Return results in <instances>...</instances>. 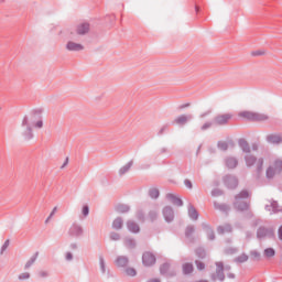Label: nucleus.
Instances as JSON below:
<instances>
[{"instance_id":"f257e3e1","label":"nucleus","mask_w":282,"mask_h":282,"mask_svg":"<svg viewBox=\"0 0 282 282\" xmlns=\"http://www.w3.org/2000/svg\"><path fill=\"white\" fill-rule=\"evenodd\" d=\"M22 135L24 140L34 138V129H43V119L37 115L25 116L22 119Z\"/></svg>"},{"instance_id":"f03ea898","label":"nucleus","mask_w":282,"mask_h":282,"mask_svg":"<svg viewBox=\"0 0 282 282\" xmlns=\"http://www.w3.org/2000/svg\"><path fill=\"white\" fill-rule=\"evenodd\" d=\"M229 272L230 267L224 265V262H216L215 265L212 267V281H224V279H226V274Z\"/></svg>"},{"instance_id":"7ed1b4c3","label":"nucleus","mask_w":282,"mask_h":282,"mask_svg":"<svg viewBox=\"0 0 282 282\" xmlns=\"http://www.w3.org/2000/svg\"><path fill=\"white\" fill-rule=\"evenodd\" d=\"M239 116L240 118H245V120H251L252 122H265L270 118L268 113L252 111H242L239 113Z\"/></svg>"},{"instance_id":"20e7f679","label":"nucleus","mask_w":282,"mask_h":282,"mask_svg":"<svg viewBox=\"0 0 282 282\" xmlns=\"http://www.w3.org/2000/svg\"><path fill=\"white\" fill-rule=\"evenodd\" d=\"M282 171V161L275 160L273 164L267 170L268 177H274L278 173Z\"/></svg>"},{"instance_id":"39448f33","label":"nucleus","mask_w":282,"mask_h":282,"mask_svg":"<svg viewBox=\"0 0 282 282\" xmlns=\"http://www.w3.org/2000/svg\"><path fill=\"white\" fill-rule=\"evenodd\" d=\"M143 265H153L155 263V256L149 251L143 253L142 257Z\"/></svg>"},{"instance_id":"423d86ee","label":"nucleus","mask_w":282,"mask_h":282,"mask_svg":"<svg viewBox=\"0 0 282 282\" xmlns=\"http://www.w3.org/2000/svg\"><path fill=\"white\" fill-rule=\"evenodd\" d=\"M66 50H68V52H82V50H85V46H83V44L70 41L66 44Z\"/></svg>"},{"instance_id":"0eeeda50","label":"nucleus","mask_w":282,"mask_h":282,"mask_svg":"<svg viewBox=\"0 0 282 282\" xmlns=\"http://www.w3.org/2000/svg\"><path fill=\"white\" fill-rule=\"evenodd\" d=\"M182 272L185 275L193 274L195 272V267L193 265V262H185L182 264Z\"/></svg>"},{"instance_id":"6e6552de","label":"nucleus","mask_w":282,"mask_h":282,"mask_svg":"<svg viewBox=\"0 0 282 282\" xmlns=\"http://www.w3.org/2000/svg\"><path fill=\"white\" fill-rule=\"evenodd\" d=\"M160 273L167 274L169 276H175V272L171 271V264H169L167 262L163 263L160 267Z\"/></svg>"},{"instance_id":"1a4fd4ad","label":"nucleus","mask_w":282,"mask_h":282,"mask_svg":"<svg viewBox=\"0 0 282 282\" xmlns=\"http://www.w3.org/2000/svg\"><path fill=\"white\" fill-rule=\"evenodd\" d=\"M115 263H116L117 268H127V265H129V258L121 256L116 259Z\"/></svg>"},{"instance_id":"9d476101","label":"nucleus","mask_w":282,"mask_h":282,"mask_svg":"<svg viewBox=\"0 0 282 282\" xmlns=\"http://www.w3.org/2000/svg\"><path fill=\"white\" fill-rule=\"evenodd\" d=\"M87 32H89V23L84 22L77 26V34L83 35V34H87Z\"/></svg>"},{"instance_id":"9b49d317","label":"nucleus","mask_w":282,"mask_h":282,"mask_svg":"<svg viewBox=\"0 0 282 282\" xmlns=\"http://www.w3.org/2000/svg\"><path fill=\"white\" fill-rule=\"evenodd\" d=\"M230 118V115H220L216 118V124H226Z\"/></svg>"},{"instance_id":"f8f14e48","label":"nucleus","mask_w":282,"mask_h":282,"mask_svg":"<svg viewBox=\"0 0 282 282\" xmlns=\"http://www.w3.org/2000/svg\"><path fill=\"white\" fill-rule=\"evenodd\" d=\"M163 215L167 221H173V209H171V207H165L163 209Z\"/></svg>"},{"instance_id":"ddd939ff","label":"nucleus","mask_w":282,"mask_h":282,"mask_svg":"<svg viewBox=\"0 0 282 282\" xmlns=\"http://www.w3.org/2000/svg\"><path fill=\"white\" fill-rule=\"evenodd\" d=\"M175 124H186L188 122V117L186 115H181L175 118Z\"/></svg>"},{"instance_id":"4468645a","label":"nucleus","mask_w":282,"mask_h":282,"mask_svg":"<svg viewBox=\"0 0 282 282\" xmlns=\"http://www.w3.org/2000/svg\"><path fill=\"white\" fill-rule=\"evenodd\" d=\"M268 142L271 144H279L281 142V137L279 134H270L268 137Z\"/></svg>"},{"instance_id":"2eb2a0df","label":"nucleus","mask_w":282,"mask_h":282,"mask_svg":"<svg viewBox=\"0 0 282 282\" xmlns=\"http://www.w3.org/2000/svg\"><path fill=\"white\" fill-rule=\"evenodd\" d=\"M128 229L130 230V232H140V226H138V224L133 221L128 223Z\"/></svg>"},{"instance_id":"dca6fc26","label":"nucleus","mask_w":282,"mask_h":282,"mask_svg":"<svg viewBox=\"0 0 282 282\" xmlns=\"http://www.w3.org/2000/svg\"><path fill=\"white\" fill-rule=\"evenodd\" d=\"M195 265L198 272H204L206 270V263L202 260H196Z\"/></svg>"},{"instance_id":"f3484780","label":"nucleus","mask_w":282,"mask_h":282,"mask_svg":"<svg viewBox=\"0 0 282 282\" xmlns=\"http://www.w3.org/2000/svg\"><path fill=\"white\" fill-rule=\"evenodd\" d=\"M112 227L116 230H120V228H122V219L120 218L115 219V221L112 223Z\"/></svg>"},{"instance_id":"a211bd4d","label":"nucleus","mask_w":282,"mask_h":282,"mask_svg":"<svg viewBox=\"0 0 282 282\" xmlns=\"http://www.w3.org/2000/svg\"><path fill=\"white\" fill-rule=\"evenodd\" d=\"M150 197H152V199H158V197H160V191L156 188L150 189Z\"/></svg>"},{"instance_id":"6ab92c4d","label":"nucleus","mask_w":282,"mask_h":282,"mask_svg":"<svg viewBox=\"0 0 282 282\" xmlns=\"http://www.w3.org/2000/svg\"><path fill=\"white\" fill-rule=\"evenodd\" d=\"M169 197L171 199H173V203L176 205V206H182V199L177 198L176 196H174L173 194H170Z\"/></svg>"},{"instance_id":"aec40b11","label":"nucleus","mask_w":282,"mask_h":282,"mask_svg":"<svg viewBox=\"0 0 282 282\" xmlns=\"http://www.w3.org/2000/svg\"><path fill=\"white\" fill-rule=\"evenodd\" d=\"M188 215L192 219H197V210H195V208L191 207L188 209Z\"/></svg>"},{"instance_id":"412c9836","label":"nucleus","mask_w":282,"mask_h":282,"mask_svg":"<svg viewBox=\"0 0 282 282\" xmlns=\"http://www.w3.org/2000/svg\"><path fill=\"white\" fill-rule=\"evenodd\" d=\"M227 166H228L229 169H235V166H237V160H235V159H229V160L227 161Z\"/></svg>"},{"instance_id":"4be33fe9","label":"nucleus","mask_w":282,"mask_h":282,"mask_svg":"<svg viewBox=\"0 0 282 282\" xmlns=\"http://www.w3.org/2000/svg\"><path fill=\"white\" fill-rule=\"evenodd\" d=\"M126 274L128 276H135L138 274V272L135 271V269L129 268V269L126 270Z\"/></svg>"},{"instance_id":"5701e85b","label":"nucleus","mask_w":282,"mask_h":282,"mask_svg":"<svg viewBox=\"0 0 282 282\" xmlns=\"http://www.w3.org/2000/svg\"><path fill=\"white\" fill-rule=\"evenodd\" d=\"M264 254H265V257H274V254H275L274 249H272V248L265 249Z\"/></svg>"},{"instance_id":"b1692460","label":"nucleus","mask_w":282,"mask_h":282,"mask_svg":"<svg viewBox=\"0 0 282 282\" xmlns=\"http://www.w3.org/2000/svg\"><path fill=\"white\" fill-rule=\"evenodd\" d=\"M129 169H131V163H127L123 167L120 169L121 175H124Z\"/></svg>"},{"instance_id":"393cba45","label":"nucleus","mask_w":282,"mask_h":282,"mask_svg":"<svg viewBox=\"0 0 282 282\" xmlns=\"http://www.w3.org/2000/svg\"><path fill=\"white\" fill-rule=\"evenodd\" d=\"M237 261L238 263H245V261H248V257L245 253H242L237 258Z\"/></svg>"},{"instance_id":"a878e982","label":"nucleus","mask_w":282,"mask_h":282,"mask_svg":"<svg viewBox=\"0 0 282 282\" xmlns=\"http://www.w3.org/2000/svg\"><path fill=\"white\" fill-rule=\"evenodd\" d=\"M254 162H257V159H254L253 156H249L247 159L248 166H252V164H254Z\"/></svg>"},{"instance_id":"bb28decb","label":"nucleus","mask_w":282,"mask_h":282,"mask_svg":"<svg viewBox=\"0 0 282 282\" xmlns=\"http://www.w3.org/2000/svg\"><path fill=\"white\" fill-rule=\"evenodd\" d=\"M56 210H58V207H54L48 216V218L46 219V221H50V219H52V217H54L56 215Z\"/></svg>"},{"instance_id":"cd10ccee","label":"nucleus","mask_w":282,"mask_h":282,"mask_svg":"<svg viewBox=\"0 0 282 282\" xmlns=\"http://www.w3.org/2000/svg\"><path fill=\"white\" fill-rule=\"evenodd\" d=\"M19 279L21 281H25V279H30V273L25 272L19 275Z\"/></svg>"},{"instance_id":"c85d7f7f","label":"nucleus","mask_w":282,"mask_h":282,"mask_svg":"<svg viewBox=\"0 0 282 282\" xmlns=\"http://www.w3.org/2000/svg\"><path fill=\"white\" fill-rule=\"evenodd\" d=\"M82 213H83L84 217H87V215H89V207L84 206Z\"/></svg>"},{"instance_id":"c756f323","label":"nucleus","mask_w":282,"mask_h":282,"mask_svg":"<svg viewBox=\"0 0 282 282\" xmlns=\"http://www.w3.org/2000/svg\"><path fill=\"white\" fill-rule=\"evenodd\" d=\"M34 261H36V256H34L33 258L30 259V261L26 262L25 268H30V265H32Z\"/></svg>"},{"instance_id":"7c9ffc66","label":"nucleus","mask_w":282,"mask_h":282,"mask_svg":"<svg viewBox=\"0 0 282 282\" xmlns=\"http://www.w3.org/2000/svg\"><path fill=\"white\" fill-rule=\"evenodd\" d=\"M240 145L242 147L243 151H250V149L248 148V143L246 141H242Z\"/></svg>"},{"instance_id":"2f4dec72","label":"nucleus","mask_w":282,"mask_h":282,"mask_svg":"<svg viewBox=\"0 0 282 282\" xmlns=\"http://www.w3.org/2000/svg\"><path fill=\"white\" fill-rule=\"evenodd\" d=\"M10 246V240H6L3 246H2V252L8 250V247Z\"/></svg>"},{"instance_id":"473e14b6","label":"nucleus","mask_w":282,"mask_h":282,"mask_svg":"<svg viewBox=\"0 0 282 282\" xmlns=\"http://www.w3.org/2000/svg\"><path fill=\"white\" fill-rule=\"evenodd\" d=\"M184 184L186 188H193V183L189 180H185Z\"/></svg>"},{"instance_id":"72a5a7b5","label":"nucleus","mask_w":282,"mask_h":282,"mask_svg":"<svg viewBox=\"0 0 282 282\" xmlns=\"http://www.w3.org/2000/svg\"><path fill=\"white\" fill-rule=\"evenodd\" d=\"M256 164L258 169H261L263 166V160H258Z\"/></svg>"},{"instance_id":"f704fd0d","label":"nucleus","mask_w":282,"mask_h":282,"mask_svg":"<svg viewBox=\"0 0 282 282\" xmlns=\"http://www.w3.org/2000/svg\"><path fill=\"white\" fill-rule=\"evenodd\" d=\"M219 148L223 149V151H226V149H228V144L219 143Z\"/></svg>"},{"instance_id":"c9c22d12","label":"nucleus","mask_w":282,"mask_h":282,"mask_svg":"<svg viewBox=\"0 0 282 282\" xmlns=\"http://www.w3.org/2000/svg\"><path fill=\"white\" fill-rule=\"evenodd\" d=\"M111 239H113V241H116V240L120 239V236H118V234H112Z\"/></svg>"},{"instance_id":"e433bc0d","label":"nucleus","mask_w":282,"mask_h":282,"mask_svg":"<svg viewBox=\"0 0 282 282\" xmlns=\"http://www.w3.org/2000/svg\"><path fill=\"white\" fill-rule=\"evenodd\" d=\"M240 197H248V192H247V191L242 192V193L240 194Z\"/></svg>"},{"instance_id":"4c0bfd02","label":"nucleus","mask_w":282,"mask_h":282,"mask_svg":"<svg viewBox=\"0 0 282 282\" xmlns=\"http://www.w3.org/2000/svg\"><path fill=\"white\" fill-rule=\"evenodd\" d=\"M66 259H67V261H72V253H67Z\"/></svg>"},{"instance_id":"58836bf2","label":"nucleus","mask_w":282,"mask_h":282,"mask_svg":"<svg viewBox=\"0 0 282 282\" xmlns=\"http://www.w3.org/2000/svg\"><path fill=\"white\" fill-rule=\"evenodd\" d=\"M149 282H161V281H160V279L154 278V279L149 280Z\"/></svg>"},{"instance_id":"ea45409f","label":"nucleus","mask_w":282,"mask_h":282,"mask_svg":"<svg viewBox=\"0 0 282 282\" xmlns=\"http://www.w3.org/2000/svg\"><path fill=\"white\" fill-rule=\"evenodd\" d=\"M279 237H280V239L282 240V226H281L280 229H279Z\"/></svg>"},{"instance_id":"a19ab883","label":"nucleus","mask_w":282,"mask_h":282,"mask_svg":"<svg viewBox=\"0 0 282 282\" xmlns=\"http://www.w3.org/2000/svg\"><path fill=\"white\" fill-rule=\"evenodd\" d=\"M198 257H204V254H202V253H198Z\"/></svg>"},{"instance_id":"79ce46f5","label":"nucleus","mask_w":282,"mask_h":282,"mask_svg":"<svg viewBox=\"0 0 282 282\" xmlns=\"http://www.w3.org/2000/svg\"><path fill=\"white\" fill-rule=\"evenodd\" d=\"M185 107H191V105H189V104H187V105H185Z\"/></svg>"},{"instance_id":"37998d69","label":"nucleus","mask_w":282,"mask_h":282,"mask_svg":"<svg viewBox=\"0 0 282 282\" xmlns=\"http://www.w3.org/2000/svg\"><path fill=\"white\" fill-rule=\"evenodd\" d=\"M42 276H45V273H42Z\"/></svg>"}]
</instances>
